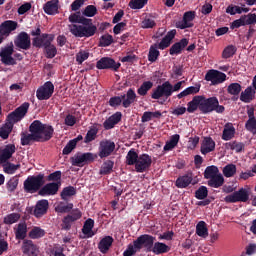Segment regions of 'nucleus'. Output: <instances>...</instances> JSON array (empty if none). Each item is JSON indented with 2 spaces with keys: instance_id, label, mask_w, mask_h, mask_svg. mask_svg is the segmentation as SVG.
<instances>
[{
  "instance_id": "obj_4",
  "label": "nucleus",
  "mask_w": 256,
  "mask_h": 256,
  "mask_svg": "<svg viewBox=\"0 0 256 256\" xmlns=\"http://www.w3.org/2000/svg\"><path fill=\"white\" fill-rule=\"evenodd\" d=\"M135 101H137V93H135V90H133L132 88H129L126 94H122L120 96H113L109 99L108 103L110 107H114V109H116V107H119L120 105H122L124 109H129V107H131V105H133Z\"/></svg>"
},
{
  "instance_id": "obj_51",
  "label": "nucleus",
  "mask_w": 256,
  "mask_h": 256,
  "mask_svg": "<svg viewBox=\"0 0 256 256\" xmlns=\"http://www.w3.org/2000/svg\"><path fill=\"white\" fill-rule=\"evenodd\" d=\"M44 53L46 59H53L55 55H57V47L50 43L48 46L44 47Z\"/></svg>"
},
{
  "instance_id": "obj_14",
  "label": "nucleus",
  "mask_w": 256,
  "mask_h": 256,
  "mask_svg": "<svg viewBox=\"0 0 256 256\" xmlns=\"http://www.w3.org/2000/svg\"><path fill=\"white\" fill-rule=\"evenodd\" d=\"M53 41H55L54 34L43 33L40 36H36L32 39V45L37 49H44V47H48L50 43H53Z\"/></svg>"
},
{
  "instance_id": "obj_19",
  "label": "nucleus",
  "mask_w": 256,
  "mask_h": 256,
  "mask_svg": "<svg viewBox=\"0 0 256 256\" xmlns=\"http://www.w3.org/2000/svg\"><path fill=\"white\" fill-rule=\"evenodd\" d=\"M206 81H211L212 85H219L227 81V74L219 70H209L205 75Z\"/></svg>"
},
{
  "instance_id": "obj_18",
  "label": "nucleus",
  "mask_w": 256,
  "mask_h": 256,
  "mask_svg": "<svg viewBox=\"0 0 256 256\" xmlns=\"http://www.w3.org/2000/svg\"><path fill=\"white\" fill-rule=\"evenodd\" d=\"M15 47L29 51L31 49V36L27 32H20L14 40Z\"/></svg>"
},
{
  "instance_id": "obj_1",
  "label": "nucleus",
  "mask_w": 256,
  "mask_h": 256,
  "mask_svg": "<svg viewBox=\"0 0 256 256\" xmlns=\"http://www.w3.org/2000/svg\"><path fill=\"white\" fill-rule=\"evenodd\" d=\"M155 237L149 234L140 235L134 242L136 249H146L148 252L154 253V255H163L169 253L171 248L162 242H155Z\"/></svg>"
},
{
  "instance_id": "obj_33",
  "label": "nucleus",
  "mask_w": 256,
  "mask_h": 256,
  "mask_svg": "<svg viewBox=\"0 0 256 256\" xmlns=\"http://www.w3.org/2000/svg\"><path fill=\"white\" fill-rule=\"evenodd\" d=\"M201 91V84H196L195 86H190L184 89L182 92L177 94V99H183V97H189V95H197Z\"/></svg>"
},
{
  "instance_id": "obj_13",
  "label": "nucleus",
  "mask_w": 256,
  "mask_h": 256,
  "mask_svg": "<svg viewBox=\"0 0 256 256\" xmlns=\"http://www.w3.org/2000/svg\"><path fill=\"white\" fill-rule=\"evenodd\" d=\"M225 203H247L249 201V190L240 188L224 198Z\"/></svg>"
},
{
  "instance_id": "obj_49",
  "label": "nucleus",
  "mask_w": 256,
  "mask_h": 256,
  "mask_svg": "<svg viewBox=\"0 0 256 256\" xmlns=\"http://www.w3.org/2000/svg\"><path fill=\"white\" fill-rule=\"evenodd\" d=\"M11 131H13V125L11 123L6 122L0 128V137L1 139H9V135H11Z\"/></svg>"
},
{
  "instance_id": "obj_22",
  "label": "nucleus",
  "mask_w": 256,
  "mask_h": 256,
  "mask_svg": "<svg viewBox=\"0 0 256 256\" xmlns=\"http://www.w3.org/2000/svg\"><path fill=\"white\" fill-rule=\"evenodd\" d=\"M47 211H49V200L42 199L36 202L33 209V215L37 219H41L43 215H47Z\"/></svg>"
},
{
  "instance_id": "obj_62",
  "label": "nucleus",
  "mask_w": 256,
  "mask_h": 256,
  "mask_svg": "<svg viewBox=\"0 0 256 256\" xmlns=\"http://www.w3.org/2000/svg\"><path fill=\"white\" fill-rule=\"evenodd\" d=\"M147 5V0H131L129 2L130 9H143Z\"/></svg>"
},
{
  "instance_id": "obj_38",
  "label": "nucleus",
  "mask_w": 256,
  "mask_h": 256,
  "mask_svg": "<svg viewBox=\"0 0 256 256\" xmlns=\"http://www.w3.org/2000/svg\"><path fill=\"white\" fill-rule=\"evenodd\" d=\"M113 167H115L113 160L104 161L100 167L99 175H111V173H113Z\"/></svg>"
},
{
  "instance_id": "obj_16",
  "label": "nucleus",
  "mask_w": 256,
  "mask_h": 256,
  "mask_svg": "<svg viewBox=\"0 0 256 256\" xmlns=\"http://www.w3.org/2000/svg\"><path fill=\"white\" fill-rule=\"evenodd\" d=\"M152 163L153 159L149 154H140L136 162L135 170L137 173H145V171H149Z\"/></svg>"
},
{
  "instance_id": "obj_55",
  "label": "nucleus",
  "mask_w": 256,
  "mask_h": 256,
  "mask_svg": "<svg viewBox=\"0 0 256 256\" xmlns=\"http://www.w3.org/2000/svg\"><path fill=\"white\" fill-rule=\"evenodd\" d=\"M226 147H227V149L236 151V153H241V151H243V149H245V144H243L241 142L234 141V142L226 143Z\"/></svg>"
},
{
  "instance_id": "obj_26",
  "label": "nucleus",
  "mask_w": 256,
  "mask_h": 256,
  "mask_svg": "<svg viewBox=\"0 0 256 256\" xmlns=\"http://www.w3.org/2000/svg\"><path fill=\"white\" fill-rule=\"evenodd\" d=\"M189 45V39L183 38L179 42L174 43L170 49L169 54L170 55H181L183 49Z\"/></svg>"
},
{
  "instance_id": "obj_15",
  "label": "nucleus",
  "mask_w": 256,
  "mask_h": 256,
  "mask_svg": "<svg viewBox=\"0 0 256 256\" xmlns=\"http://www.w3.org/2000/svg\"><path fill=\"white\" fill-rule=\"evenodd\" d=\"M120 67L121 63L116 62L111 57H102L96 63V68H98L99 70L110 69L111 71H119Z\"/></svg>"
},
{
  "instance_id": "obj_21",
  "label": "nucleus",
  "mask_w": 256,
  "mask_h": 256,
  "mask_svg": "<svg viewBox=\"0 0 256 256\" xmlns=\"http://www.w3.org/2000/svg\"><path fill=\"white\" fill-rule=\"evenodd\" d=\"M59 187H61L60 182H51L48 184H45L38 192V195L41 197H47L51 195H57L59 191Z\"/></svg>"
},
{
  "instance_id": "obj_48",
  "label": "nucleus",
  "mask_w": 256,
  "mask_h": 256,
  "mask_svg": "<svg viewBox=\"0 0 256 256\" xmlns=\"http://www.w3.org/2000/svg\"><path fill=\"white\" fill-rule=\"evenodd\" d=\"M219 168L215 165L207 166L204 171V179H212L213 177H216L219 175Z\"/></svg>"
},
{
  "instance_id": "obj_40",
  "label": "nucleus",
  "mask_w": 256,
  "mask_h": 256,
  "mask_svg": "<svg viewBox=\"0 0 256 256\" xmlns=\"http://www.w3.org/2000/svg\"><path fill=\"white\" fill-rule=\"evenodd\" d=\"M158 49L159 47L157 46V43L150 46L149 52H148V61L150 63H155V61L159 59L161 52H159Z\"/></svg>"
},
{
  "instance_id": "obj_34",
  "label": "nucleus",
  "mask_w": 256,
  "mask_h": 256,
  "mask_svg": "<svg viewBox=\"0 0 256 256\" xmlns=\"http://www.w3.org/2000/svg\"><path fill=\"white\" fill-rule=\"evenodd\" d=\"M233 137H235V127L233 123H226L222 133V139L223 141H231Z\"/></svg>"
},
{
  "instance_id": "obj_54",
  "label": "nucleus",
  "mask_w": 256,
  "mask_h": 256,
  "mask_svg": "<svg viewBox=\"0 0 256 256\" xmlns=\"http://www.w3.org/2000/svg\"><path fill=\"white\" fill-rule=\"evenodd\" d=\"M21 219V214L19 213H11L4 217L5 225H13V223H17Z\"/></svg>"
},
{
  "instance_id": "obj_45",
  "label": "nucleus",
  "mask_w": 256,
  "mask_h": 256,
  "mask_svg": "<svg viewBox=\"0 0 256 256\" xmlns=\"http://www.w3.org/2000/svg\"><path fill=\"white\" fill-rule=\"evenodd\" d=\"M77 195V189L73 186H68L63 188L60 197L61 199H63V201H67V199H69V197H73Z\"/></svg>"
},
{
  "instance_id": "obj_20",
  "label": "nucleus",
  "mask_w": 256,
  "mask_h": 256,
  "mask_svg": "<svg viewBox=\"0 0 256 256\" xmlns=\"http://www.w3.org/2000/svg\"><path fill=\"white\" fill-rule=\"evenodd\" d=\"M196 12L195 11H187L184 13L182 21H179L176 24V27L178 29H191V27H194L193 21H195L196 17Z\"/></svg>"
},
{
  "instance_id": "obj_44",
  "label": "nucleus",
  "mask_w": 256,
  "mask_h": 256,
  "mask_svg": "<svg viewBox=\"0 0 256 256\" xmlns=\"http://www.w3.org/2000/svg\"><path fill=\"white\" fill-rule=\"evenodd\" d=\"M22 249L25 255H29V253L34 255V253L37 251V246L33 244L31 240H24Z\"/></svg>"
},
{
  "instance_id": "obj_27",
  "label": "nucleus",
  "mask_w": 256,
  "mask_h": 256,
  "mask_svg": "<svg viewBox=\"0 0 256 256\" xmlns=\"http://www.w3.org/2000/svg\"><path fill=\"white\" fill-rule=\"evenodd\" d=\"M29 131L31 134H25V132L21 133V145H29L31 141H36L39 143V139L37 138V134L35 130H33V124L31 123L29 126Z\"/></svg>"
},
{
  "instance_id": "obj_63",
  "label": "nucleus",
  "mask_w": 256,
  "mask_h": 256,
  "mask_svg": "<svg viewBox=\"0 0 256 256\" xmlns=\"http://www.w3.org/2000/svg\"><path fill=\"white\" fill-rule=\"evenodd\" d=\"M97 13V7L95 5H88L83 11L85 17H95Z\"/></svg>"
},
{
  "instance_id": "obj_56",
  "label": "nucleus",
  "mask_w": 256,
  "mask_h": 256,
  "mask_svg": "<svg viewBox=\"0 0 256 256\" xmlns=\"http://www.w3.org/2000/svg\"><path fill=\"white\" fill-rule=\"evenodd\" d=\"M41 237H45V230L41 229L40 227H34L29 232L30 239H41Z\"/></svg>"
},
{
  "instance_id": "obj_9",
  "label": "nucleus",
  "mask_w": 256,
  "mask_h": 256,
  "mask_svg": "<svg viewBox=\"0 0 256 256\" xmlns=\"http://www.w3.org/2000/svg\"><path fill=\"white\" fill-rule=\"evenodd\" d=\"M83 217V213L79 208L73 209L68 215H66L62 219V223L60 225L62 231H71V227H73V223L75 221H79Z\"/></svg>"
},
{
  "instance_id": "obj_35",
  "label": "nucleus",
  "mask_w": 256,
  "mask_h": 256,
  "mask_svg": "<svg viewBox=\"0 0 256 256\" xmlns=\"http://www.w3.org/2000/svg\"><path fill=\"white\" fill-rule=\"evenodd\" d=\"M93 227H95V220L88 218L83 225L82 233L83 235H86L88 238L93 237L95 235V232H93Z\"/></svg>"
},
{
  "instance_id": "obj_2",
  "label": "nucleus",
  "mask_w": 256,
  "mask_h": 256,
  "mask_svg": "<svg viewBox=\"0 0 256 256\" xmlns=\"http://www.w3.org/2000/svg\"><path fill=\"white\" fill-rule=\"evenodd\" d=\"M184 83L185 81H179L173 86L171 82L166 81L162 85H158L156 89L153 90L151 98L161 99V97H165L166 99H169L173 93L181 91V87H183Z\"/></svg>"
},
{
  "instance_id": "obj_11",
  "label": "nucleus",
  "mask_w": 256,
  "mask_h": 256,
  "mask_svg": "<svg viewBox=\"0 0 256 256\" xmlns=\"http://www.w3.org/2000/svg\"><path fill=\"white\" fill-rule=\"evenodd\" d=\"M53 93H55V85L53 82L47 81L37 89L36 97L38 101H47L53 97Z\"/></svg>"
},
{
  "instance_id": "obj_23",
  "label": "nucleus",
  "mask_w": 256,
  "mask_h": 256,
  "mask_svg": "<svg viewBox=\"0 0 256 256\" xmlns=\"http://www.w3.org/2000/svg\"><path fill=\"white\" fill-rule=\"evenodd\" d=\"M191 183H193V172L189 171L176 179L175 187L177 189H187Z\"/></svg>"
},
{
  "instance_id": "obj_43",
  "label": "nucleus",
  "mask_w": 256,
  "mask_h": 256,
  "mask_svg": "<svg viewBox=\"0 0 256 256\" xmlns=\"http://www.w3.org/2000/svg\"><path fill=\"white\" fill-rule=\"evenodd\" d=\"M15 237L18 240L23 241L27 237V224L19 223L15 230Z\"/></svg>"
},
{
  "instance_id": "obj_57",
  "label": "nucleus",
  "mask_w": 256,
  "mask_h": 256,
  "mask_svg": "<svg viewBox=\"0 0 256 256\" xmlns=\"http://www.w3.org/2000/svg\"><path fill=\"white\" fill-rule=\"evenodd\" d=\"M235 53H237V47L233 45H228L222 52V58L231 59V57H233Z\"/></svg>"
},
{
  "instance_id": "obj_58",
  "label": "nucleus",
  "mask_w": 256,
  "mask_h": 256,
  "mask_svg": "<svg viewBox=\"0 0 256 256\" xmlns=\"http://www.w3.org/2000/svg\"><path fill=\"white\" fill-rule=\"evenodd\" d=\"M237 173V166L235 164H228L223 168L224 177H233Z\"/></svg>"
},
{
  "instance_id": "obj_28",
  "label": "nucleus",
  "mask_w": 256,
  "mask_h": 256,
  "mask_svg": "<svg viewBox=\"0 0 256 256\" xmlns=\"http://www.w3.org/2000/svg\"><path fill=\"white\" fill-rule=\"evenodd\" d=\"M15 29H17V22L13 20L4 21L0 25V33L1 35H6V37H9Z\"/></svg>"
},
{
  "instance_id": "obj_12",
  "label": "nucleus",
  "mask_w": 256,
  "mask_h": 256,
  "mask_svg": "<svg viewBox=\"0 0 256 256\" xmlns=\"http://www.w3.org/2000/svg\"><path fill=\"white\" fill-rule=\"evenodd\" d=\"M27 111H29V103H23L20 107L16 108L13 112H11L7 116V122L11 123L12 127L15 125V123H19L25 115H27Z\"/></svg>"
},
{
  "instance_id": "obj_24",
  "label": "nucleus",
  "mask_w": 256,
  "mask_h": 256,
  "mask_svg": "<svg viewBox=\"0 0 256 256\" xmlns=\"http://www.w3.org/2000/svg\"><path fill=\"white\" fill-rule=\"evenodd\" d=\"M122 117H123V114L121 112L114 113L104 121L103 123L104 129L106 131H109V129H113V127H115L119 122H121Z\"/></svg>"
},
{
  "instance_id": "obj_5",
  "label": "nucleus",
  "mask_w": 256,
  "mask_h": 256,
  "mask_svg": "<svg viewBox=\"0 0 256 256\" xmlns=\"http://www.w3.org/2000/svg\"><path fill=\"white\" fill-rule=\"evenodd\" d=\"M201 97V106L200 111L204 115H207V113H213L215 111L216 113H224L225 112V106L219 105V99L215 96L210 98H205V96Z\"/></svg>"
},
{
  "instance_id": "obj_50",
  "label": "nucleus",
  "mask_w": 256,
  "mask_h": 256,
  "mask_svg": "<svg viewBox=\"0 0 256 256\" xmlns=\"http://www.w3.org/2000/svg\"><path fill=\"white\" fill-rule=\"evenodd\" d=\"M97 133H99V128L91 127L84 138V143H91V141H95L97 139Z\"/></svg>"
},
{
  "instance_id": "obj_59",
  "label": "nucleus",
  "mask_w": 256,
  "mask_h": 256,
  "mask_svg": "<svg viewBox=\"0 0 256 256\" xmlns=\"http://www.w3.org/2000/svg\"><path fill=\"white\" fill-rule=\"evenodd\" d=\"M113 43V36L105 34L100 37L99 47H109Z\"/></svg>"
},
{
  "instance_id": "obj_47",
  "label": "nucleus",
  "mask_w": 256,
  "mask_h": 256,
  "mask_svg": "<svg viewBox=\"0 0 256 256\" xmlns=\"http://www.w3.org/2000/svg\"><path fill=\"white\" fill-rule=\"evenodd\" d=\"M151 89H153V82L151 81H145L141 84V86L137 89V93L138 95H140L141 97H145V95H147V93H149V91H151Z\"/></svg>"
},
{
  "instance_id": "obj_31",
  "label": "nucleus",
  "mask_w": 256,
  "mask_h": 256,
  "mask_svg": "<svg viewBox=\"0 0 256 256\" xmlns=\"http://www.w3.org/2000/svg\"><path fill=\"white\" fill-rule=\"evenodd\" d=\"M113 241H115L111 236H105L100 240L98 243V249L100 252L103 253V255H106V253H109V250L113 246Z\"/></svg>"
},
{
  "instance_id": "obj_6",
  "label": "nucleus",
  "mask_w": 256,
  "mask_h": 256,
  "mask_svg": "<svg viewBox=\"0 0 256 256\" xmlns=\"http://www.w3.org/2000/svg\"><path fill=\"white\" fill-rule=\"evenodd\" d=\"M23 185L25 193H37L45 185V174L39 173L36 176H28Z\"/></svg>"
},
{
  "instance_id": "obj_37",
  "label": "nucleus",
  "mask_w": 256,
  "mask_h": 256,
  "mask_svg": "<svg viewBox=\"0 0 256 256\" xmlns=\"http://www.w3.org/2000/svg\"><path fill=\"white\" fill-rule=\"evenodd\" d=\"M201 96H194L190 102L187 104V112L195 113L197 109L201 111Z\"/></svg>"
},
{
  "instance_id": "obj_3",
  "label": "nucleus",
  "mask_w": 256,
  "mask_h": 256,
  "mask_svg": "<svg viewBox=\"0 0 256 256\" xmlns=\"http://www.w3.org/2000/svg\"><path fill=\"white\" fill-rule=\"evenodd\" d=\"M32 129L36 132L38 143H45V141H51L55 128L49 124H43L41 120H34L32 122Z\"/></svg>"
},
{
  "instance_id": "obj_8",
  "label": "nucleus",
  "mask_w": 256,
  "mask_h": 256,
  "mask_svg": "<svg viewBox=\"0 0 256 256\" xmlns=\"http://www.w3.org/2000/svg\"><path fill=\"white\" fill-rule=\"evenodd\" d=\"M95 159H97V154H93L91 152H77L70 158V163L73 167H84L85 165H88V163H93Z\"/></svg>"
},
{
  "instance_id": "obj_52",
  "label": "nucleus",
  "mask_w": 256,
  "mask_h": 256,
  "mask_svg": "<svg viewBox=\"0 0 256 256\" xmlns=\"http://www.w3.org/2000/svg\"><path fill=\"white\" fill-rule=\"evenodd\" d=\"M208 195H209V190L207 189L206 186H200L195 191V197H196V199H199L200 201L207 199Z\"/></svg>"
},
{
  "instance_id": "obj_42",
  "label": "nucleus",
  "mask_w": 256,
  "mask_h": 256,
  "mask_svg": "<svg viewBox=\"0 0 256 256\" xmlns=\"http://www.w3.org/2000/svg\"><path fill=\"white\" fill-rule=\"evenodd\" d=\"M137 161H139V154L135 151V149H130L126 155V165H137Z\"/></svg>"
},
{
  "instance_id": "obj_32",
  "label": "nucleus",
  "mask_w": 256,
  "mask_h": 256,
  "mask_svg": "<svg viewBox=\"0 0 256 256\" xmlns=\"http://www.w3.org/2000/svg\"><path fill=\"white\" fill-rule=\"evenodd\" d=\"M46 15H57L59 13V0H50L43 6Z\"/></svg>"
},
{
  "instance_id": "obj_30",
  "label": "nucleus",
  "mask_w": 256,
  "mask_h": 256,
  "mask_svg": "<svg viewBox=\"0 0 256 256\" xmlns=\"http://www.w3.org/2000/svg\"><path fill=\"white\" fill-rule=\"evenodd\" d=\"M256 90L253 86H248L244 91L240 92V101L242 103H251L255 99Z\"/></svg>"
},
{
  "instance_id": "obj_46",
  "label": "nucleus",
  "mask_w": 256,
  "mask_h": 256,
  "mask_svg": "<svg viewBox=\"0 0 256 256\" xmlns=\"http://www.w3.org/2000/svg\"><path fill=\"white\" fill-rule=\"evenodd\" d=\"M242 89L243 87L241 86V84L234 82L227 87V93H229V95H233L234 97H239Z\"/></svg>"
},
{
  "instance_id": "obj_61",
  "label": "nucleus",
  "mask_w": 256,
  "mask_h": 256,
  "mask_svg": "<svg viewBox=\"0 0 256 256\" xmlns=\"http://www.w3.org/2000/svg\"><path fill=\"white\" fill-rule=\"evenodd\" d=\"M137 240L133 241V244H129L127 246V249L123 252V256H133L135 255L138 251H141L142 248H136L135 247V242Z\"/></svg>"
},
{
  "instance_id": "obj_39",
  "label": "nucleus",
  "mask_w": 256,
  "mask_h": 256,
  "mask_svg": "<svg viewBox=\"0 0 256 256\" xmlns=\"http://www.w3.org/2000/svg\"><path fill=\"white\" fill-rule=\"evenodd\" d=\"M179 139H181V136L179 134H174L170 137V140L166 142L164 145L163 151H173L175 149L176 145L179 144Z\"/></svg>"
},
{
  "instance_id": "obj_53",
  "label": "nucleus",
  "mask_w": 256,
  "mask_h": 256,
  "mask_svg": "<svg viewBox=\"0 0 256 256\" xmlns=\"http://www.w3.org/2000/svg\"><path fill=\"white\" fill-rule=\"evenodd\" d=\"M21 168V164H13L11 162H7L3 165L4 173L7 175H13L17 169Z\"/></svg>"
},
{
  "instance_id": "obj_36",
  "label": "nucleus",
  "mask_w": 256,
  "mask_h": 256,
  "mask_svg": "<svg viewBox=\"0 0 256 256\" xmlns=\"http://www.w3.org/2000/svg\"><path fill=\"white\" fill-rule=\"evenodd\" d=\"M224 183H225V178L221 173L217 174L216 176L208 180V186L212 187L213 189H219V187H223Z\"/></svg>"
},
{
  "instance_id": "obj_41",
  "label": "nucleus",
  "mask_w": 256,
  "mask_h": 256,
  "mask_svg": "<svg viewBox=\"0 0 256 256\" xmlns=\"http://www.w3.org/2000/svg\"><path fill=\"white\" fill-rule=\"evenodd\" d=\"M196 235H198V237H203L204 239L209 237V229H207V223H205V221H200L196 225Z\"/></svg>"
},
{
  "instance_id": "obj_7",
  "label": "nucleus",
  "mask_w": 256,
  "mask_h": 256,
  "mask_svg": "<svg viewBox=\"0 0 256 256\" xmlns=\"http://www.w3.org/2000/svg\"><path fill=\"white\" fill-rule=\"evenodd\" d=\"M68 29L74 37H79V38L93 37V35L97 33V26L95 25L81 26L77 24H69Z\"/></svg>"
},
{
  "instance_id": "obj_10",
  "label": "nucleus",
  "mask_w": 256,
  "mask_h": 256,
  "mask_svg": "<svg viewBox=\"0 0 256 256\" xmlns=\"http://www.w3.org/2000/svg\"><path fill=\"white\" fill-rule=\"evenodd\" d=\"M13 53H15L13 42L2 47L0 50L1 63H3V65H17V60L13 58Z\"/></svg>"
},
{
  "instance_id": "obj_64",
  "label": "nucleus",
  "mask_w": 256,
  "mask_h": 256,
  "mask_svg": "<svg viewBox=\"0 0 256 256\" xmlns=\"http://www.w3.org/2000/svg\"><path fill=\"white\" fill-rule=\"evenodd\" d=\"M244 18V23L246 25H256V14L255 13H249L247 15H242Z\"/></svg>"
},
{
  "instance_id": "obj_25",
  "label": "nucleus",
  "mask_w": 256,
  "mask_h": 256,
  "mask_svg": "<svg viewBox=\"0 0 256 256\" xmlns=\"http://www.w3.org/2000/svg\"><path fill=\"white\" fill-rule=\"evenodd\" d=\"M15 151V144H7L4 149H1L0 163H7V161L13 157Z\"/></svg>"
},
{
  "instance_id": "obj_17",
  "label": "nucleus",
  "mask_w": 256,
  "mask_h": 256,
  "mask_svg": "<svg viewBox=\"0 0 256 256\" xmlns=\"http://www.w3.org/2000/svg\"><path fill=\"white\" fill-rule=\"evenodd\" d=\"M98 157L105 159L113 154L115 151V142L111 140H102L98 148Z\"/></svg>"
},
{
  "instance_id": "obj_29",
  "label": "nucleus",
  "mask_w": 256,
  "mask_h": 256,
  "mask_svg": "<svg viewBox=\"0 0 256 256\" xmlns=\"http://www.w3.org/2000/svg\"><path fill=\"white\" fill-rule=\"evenodd\" d=\"M200 151L202 155H207L215 151V140L211 137H205L202 141Z\"/></svg>"
},
{
  "instance_id": "obj_60",
  "label": "nucleus",
  "mask_w": 256,
  "mask_h": 256,
  "mask_svg": "<svg viewBox=\"0 0 256 256\" xmlns=\"http://www.w3.org/2000/svg\"><path fill=\"white\" fill-rule=\"evenodd\" d=\"M245 129L253 135H256V118H248L245 123Z\"/></svg>"
}]
</instances>
